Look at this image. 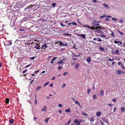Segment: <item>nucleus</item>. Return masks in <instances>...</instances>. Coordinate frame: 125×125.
I'll list each match as a JSON object with an SVG mask.
<instances>
[{
  "label": "nucleus",
  "instance_id": "f257e3e1",
  "mask_svg": "<svg viewBox=\"0 0 125 125\" xmlns=\"http://www.w3.org/2000/svg\"><path fill=\"white\" fill-rule=\"evenodd\" d=\"M99 22L98 21H94L92 22V24L94 26H99L100 25L99 23Z\"/></svg>",
  "mask_w": 125,
  "mask_h": 125
},
{
  "label": "nucleus",
  "instance_id": "f03ea898",
  "mask_svg": "<svg viewBox=\"0 0 125 125\" xmlns=\"http://www.w3.org/2000/svg\"><path fill=\"white\" fill-rule=\"evenodd\" d=\"M65 59L63 58L62 59L60 60V61L57 62V64H58L59 65L62 64L63 63V61H65Z\"/></svg>",
  "mask_w": 125,
  "mask_h": 125
},
{
  "label": "nucleus",
  "instance_id": "7ed1b4c3",
  "mask_svg": "<svg viewBox=\"0 0 125 125\" xmlns=\"http://www.w3.org/2000/svg\"><path fill=\"white\" fill-rule=\"evenodd\" d=\"M74 122L76 124V125H80V123L79 122V120L77 119L74 120Z\"/></svg>",
  "mask_w": 125,
  "mask_h": 125
},
{
  "label": "nucleus",
  "instance_id": "20e7f679",
  "mask_svg": "<svg viewBox=\"0 0 125 125\" xmlns=\"http://www.w3.org/2000/svg\"><path fill=\"white\" fill-rule=\"evenodd\" d=\"M105 17H108L109 18H111L112 17L110 15H107L106 16V15L105 14H104L103 15L101 16L100 18H104Z\"/></svg>",
  "mask_w": 125,
  "mask_h": 125
},
{
  "label": "nucleus",
  "instance_id": "39448f33",
  "mask_svg": "<svg viewBox=\"0 0 125 125\" xmlns=\"http://www.w3.org/2000/svg\"><path fill=\"white\" fill-rule=\"evenodd\" d=\"M63 35L65 36H70L72 35L71 34H69L68 33L65 32L63 33Z\"/></svg>",
  "mask_w": 125,
  "mask_h": 125
},
{
  "label": "nucleus",
  "instance_id": "423d86ee",
  "mask_svg": "<svg viewBox=\"0 0 125 125\" xmlns=\"http://www.w3.org/2000/svg\"><path fill=\"white\" fill-rule=\"evenodd\" d=\"M37 42H36V43L37 45L35 46V48L37 49H40V46L39 44H37Z\"/></svg>",
  "mask_w": 125,
  "mask_h": 125
},
{
  "label": "nucleus",
  "instance_id": "0eeeda50",
  "mask_svg": "<svg viewBox=\"0 0 125 125\" xmlns=\"http://www.w3.org/2000/svg\"><path fill=\"white\" fill-rule=\"evenodd\" d=\"M47 107L46 106H43V108L42 109L41 111L42 112L43 111H45L47 109Z\"/></svg>",
  "mask_w": 125,
  "mask_h": 125
},
{
  "label": "nucleus",
  "instance_id": "6e6552de",
  "mask_svg": "<svg viewBox=\"0 0 125 125\" xmlns=\"http://www.w3.org/2000/svg\"><path fill=\"white\" fill-rule=\"evenodd\" d=\"M72 24V25H76L77 24L75 22H73V23H70L68 24V25L70 26H72L71 24Z\"/></svg>",
  "mask_w": 125,
  "mask_h": 125
},
{
  "label": "nucleus",
  "instance_id": "1a4fd4ad",
  "mask_svg": "<svg viewBox=\"0 0 125 125\" xmlns=\"http://www.w3.org/2000/svg\"><path fill=\"white\" fill-rule=\"evenodd\" d=\"M116 72L119 75L121 74V71L120 70H117L116 71Z\"/></svg>",
  "mask_w": 125,
  "mask_h": 125
},
{
  "label": "nucleus",
  "instance_id": "9d476101",
  "mask_svg": "<svg viewBox=\"0 0 125 125\" xmlns=\"http://www.w3.org/2000/svg\"><path fill=\"white\" fill-rule=\"evenodd\" d=\"M101 114V113L100 112H98L96 113V115L97 116L99 117Z\"/></svg>",
  "mask_w": 125,
  "mask_h": 125
},
{
  "label": "nucleus",
  "instance_id": "9b49d317",
  "mask_svg": "<svg viewBox=\"0 0 125 125\" xmlns=\"http://www.w3.org/2000/svg\"><path fill=\"white\" fill-rule=\"evenodd\" d=\"M119 52V51L118 49L117 50L115 51L113 53L114 54H119V53H118Z\"/></svg>",
  "mask_w": 125,
  "mask_h": 125
},
{
  "label": "nucleus",
  "instance_id": "f8f14e48",
  "mask_svg": "<svg viewBox=\"0 0 125 125\" xmlns=\"http://www.w3.org/2000/svg\"><path fill=\"white\" fill-rule=\"evenodd\" d=\"M47 47V46L46 44L42 45V48L43 49H45Z\"/></svg>",
  "mask_w": 125,
  "mask_h": 125
},
{
  "label": "nucleus",
  "instance_id": "ddd939ff",
  "mask_svg": "<svg viewBox=\"0 0 125 125\" xmlns=\"http://www.w3.org/2000/svg\"><path fill=\"white\" fill-rule=\"evenodd\" d=\"M103 5L104 7L105 8H107L108 9L109 8V7L106 4H103Z\"/></svg>",
  "mask_w": 125,
  "mask_h": 125
},
{
  "label": "nucleus",
  "instance_id": "4468645a",
  "mask_svg": "<svg viewBox=\"0 0 125 125\" xmlns=\"http://www.w3.org/2000/svg\"><path fill=\"white\" fill-rule=\"evenodd\" d=\"M104 91L103 90H101L100 92V95L101 96H103V95Z\"/></svg>",
  "mask_w": 125,
  "mask_h": 125
},
{
  "label": "nucleus",
  "instance_id": "2eb2a0df",
  "mask_svg": "<svg viewBox=\"0 0 125 125\" xmlns=\"http://www.w3.org/2000/svg\"><path fill=\"white\" fill-rule=\"evenodd\" d=\"M9 122L11 124H13L14 122V120L13 119H10L9 120Z\"/></svg>",
  "mask_w": 125,
  "mask_h": 125
},
{
  "label": "nucleus",
  "instance_id": "dca6fc26",
  "mask_svg": "<svg viewBox=\"0 0 125 125\" xmlns=\"http://www.w3.org/2000/svg\"><path fill=\"white\" fill-rule=\"evenodd\" d=\"M91 59L90 57H88L86 60V61L88 63H90L91 61Z\"/></svg>",
  "mask_w": 125,
  "mask_h": 125
},
{
  "label": "nucleus",
  "instance_id": "f3484780",
  "mask_svg": "<svg viewBox=\"0 0 125 125\" xmlns=\"http://www.w3.org/2000/svg\"><path fill=\"white\" fill-rule=\"evenodd\" d=\"M9 99L8 98H6L5 100V102L7 104H9Z\"/></svg>",
  "mask_w": 125,
  "mask_h": 125
},
{
  "label": "nucleus",
  "instance_id": "a211bd4d",
  "mask_svg": "<svg viewBox=\"0 0 125 125\" xmlns=\"http://www.w3.org/2000/svg\"><path fill=\"white\" fill-rule=\"evenodd\" d=\"M86 35V34H81L80 37H81L82 38H85V35Z\"/></svg>",
  "mask_w": 125,
  "mask_h": 125
},
{
  "label": "nucleus",
  "instance_id": "6ab92c4d",
  "mask_svg": "<svg viewBox=\"0 0 125 125\" xmlns=\"http://www.w3.org/2000/svg\"><path fill=\"white\" fill-rule=\"evenodd\" d=\"M81 113L83 115L85 116H88V114L84 112H82Z\"/></svg>",
  "mask_w": 125,
  "mask_h": 125
},
{
  "label": "nucleus",
  "instance_id": "aec40b11",
  "mask_svg": "<svg viewBox=\"0 0 125 125\" xmlns=\"http://www.w3.org/2000/svg\"><path fill=\"white\" fill-rule=\"evenodd\" d=\"M65 111L66 112L70 113L71 112L70 108H68L65 110Z\"/></svg>",
  "mask_w": 125,
  "mask_h": 125
},
{
  "label": "nucleus",
  "instance_id": "412c9836",
  "mask_svg": "<svg viewBox=\"0 0 125 125\" xmlns=\"http://www.w3.org/2000/svg\"><path fill=\"white\" fill-rule=\"evenodd\" d=\"M41 87L40 86L38 87L36 89V90L37 91L41 89Z\"/></svg>",
  "mask_w": 125,
  "mask_h": 125
},
{
  "label": "nucleus",
  "instance_id": "4be33fe9",
  "mask_svg": "<svg viewBox=\"0 0 125 125\" xmlns=\"http://www.w3.org/2000/svg\"><path fill=\"white\" fill-rule=\"evenodd\" d=\"M114 60H120V58L119 57H117V56H116V57H115L114 58Z\"/></svg>",
  "mask_w": 125,
  "mask_h": 125
},
{
  "label": "nucleus",
  "instance_id": "5701e85b",
  "mask_svg": "<svg viewBox=\"0 0 125 125\" xmlns=\"http://www.w3.org/2000/svg\"><path fill=\"white\" fill-rule=\"evenodd\" d=\"M75 67L76 69H78L79 66V64L77 63L75 65Z\"/></svg>",
  "mask_w": 125,
  "mask_h": 125
},
{
  "label": "nucleus",
  "instance_id": "b1692460",
  "mask_svg": "<svg viewBox=\"0 0 125 125\" xmlns=\"http://www.w3.org/2000/svg\"><path fill=\"white\" fill-rule=\"evenodd\" d=\"M121 110L122 112H124L125 111V109L124 107H122L121 108Z\"/></svg>",
  "mask_w": 125,
  "mask_h": 125
},
{
  "label": "nucleus",
  "instance_id": "393cba45",
  "mask_svg": "<svg viewBox=\"0 0 125 125\" xmlns=\"http://www.w3.org/2000/svg\"><path fill=\"white\" fill-rule=\"evenodd\" d=\"M50 118L49 117H47L45 120V122L46 123H47L48 121L49 120Z\"/></svg>",
  "mask_w": 125,
  "mask_h": 125
},
{
  "label": "nucleus",
  "instance_id": "a878e982",
  "mask_svg": "<svg viewBox=\"0 0 125 125\" xmlns=\"http://www.w3.org/2000/svg\"><path fill=\"white\" fill-rule=\"evenodd\" d=\"M91 29L92 30H97V29H96V27H95L94 26H93L91 27Z\"/></svg>",
  "mask_w": 125,
  "mask_h": 125
},
{
  "label": "nucleus",
  "instance_id": "bb28decb",
  "mask_svg": "<svg viewBox=\"0 0 125 125\" xmlns=\"http://www.w3.org/2000/svg\"><path fill=\"white\" fill-rule=\"evenodd\" d=\"M75 104H78V105H80V103L78 102L77 101H74Z\"/></svg>",
  "mask_w": 125,
  "mask_h": 125
},
{
  "label": "nucleus",
  "instance_id": "cd10ccee",
  "mask_svg": "<svg viewBox=\"0 0 125 125\" xmlns=\"http://www.w3.org/2000/svg\"><path fill=\"white\" fill-rule=\"evenodd\" d=\"M110 34L112 35L113 37H115V35L113 31L111 32V34Z\"/></svg>",
  "mask_w": 125,
  "mask_h": 125
},
{
  "label": "nucleus",
  "instance_id": "c85d7f7f",
  "mask_svg": "<svg viewBox=\"0 0 125 125\" xmlns=\"http://www.w3.org/2000/svg\"><path fill=\"white\" fill-rule=\"evenodd\" d=\"M118 31L119 32V33L121 35H124V33H123L122 32L120 31H119V30H118Z\"/></svg>",
  "mask_w": 125,
  "mask_h": 125
},
{
  "label": "nucleus",
  "instance_id": "c756f323",
  "mask_svg": "<svg viewBox=\"0 0 125 125\" xmlns=\"http://www.w3.org/2000/svg\"><path fill=\"white\" fill-rule=\"evenodd\" d=\"M91 91V89H88L87 91V93L88 94H89L90 92Z\"/></svg>",
  "mask_w": 125,
  "mask_h": 125
},
{
  "label": "nucleus",
  "instance_id": "7c9ffc66",
  "mask_svg": "<svg viewBox=\"0 0 125 125\" xmlns=\"http://www.w3.org/2000/svg\"><path fill=\"white\" fill-rule=\"evenodd\" d=\"M49 82H48L46 83L44 85V86H46L47 85H48L49 83Z\"/></svg>",
  "mask_w": 125,
  "mask_h": 125
},
{
  "label": "nucleus",
  "instance_id": "2f4dec72",
  "mask_svg": "<svg viewBox=\"0 0 125 125\" xmlns=\"http://www.w3.org/2000/svg\"><path fill=\"white\" fill-rule=\"evenodd\" d=\"M99 49L100 50L102 51H103L104 50V48L101 47H100Z\"/></svg>",
  "mask_w": 125,
  "mask_h": 125
},
{
  "label": "nucleus",
  "instance_id": "473e14b6",
  "mask_svg": "<svg viewBox=\"0 0 125 125\" xmlns=\"http://www.w3.org/2000/svg\"><path fill=\"white\" fill-rule=\"evenodd\" d=\"M119 41H117L116 40H115L114 41V42L115 44H118L119 43Z\"/></svg>",
  "mask_w": 125,
  "mask_h": 125
},
{
  "label": "nucleus",
  "instance_id": "72a5a7b5",
  "mask_svg": "<svg viewBox=\"0 0 125 125\" xmlns=\"http://www.w3.org/2000/svg\"><path fill=\"white\" fill-rule=\"evenodd\" d=\"M59 44L61 45V46H64V43H62L61 42H60L59 43Z\"/></svg>",
  "mask_w": 125,
  "mask_h": 125
},
{
  "label": "nucleus",
  "instance_id": "f704fd0d",
  "mask_svg": "<svg viewBox=\"0 0 125 125\" xmlns=\"http://www.w3.org/2000/svg\"><path fill=\"white\" fill-rule=\"evenodd\" d=\"M78 120L80 123L83 122V120L81 119H79Z\"/></svg>",
  "mask_w": 125,
  "mask_h": 125
},
{
  "label": "nucleus",
  "instance_id": "c9c22d12",
  "mask_svg": "<svg viewBox=\"0 0 125 125\" xmlns=\"http://www.w3.org/2000/svg\"><path fill=\"white\" fill-rule=\"evenodd\" d=\"M90 121H91V122H93L94 121V118L93 117H91V119Z\"/></svg>",
  "mask_w": 125,
  "mask_h": 125
},
{
  "label": "nucleus",
  "instance_id": "e433bc0d",
  "mask_svg": "<svg viewBox=\"0 0 125 125\" xmlns=\"http://www.w3.org/2000/svg\"><path fill=\"white\" fill-rule=\"evenodd\" d=\"M62 68V67L60 66H59L58 67V69L59 70H60Z\"/></svg>",
  "mask_w": 125,
  "mask_h": 125
},
{
  "label": "nucleus",
  "instance_id": "4c0bfd02",
  "mask_svg": "<svg viewBox=\"0 0 125 125\" xmlns=\"http://www.w3.org/2000/svg\"><path fill=\"white\" fill-rule=\"evenodd\" d=\"M97 39V41H98L99 42H100L102 41V40L101 39V38H98Z\"/></svg>",
  "mask_w": 125,
  "mask_h": 125
},
{
  "label": "nucleus",
  "instance_id": "58836bf2",
  "mask_svg": "<svg viewBox=\"0 0 125 125\" xmlns=\"http://www.w3.org/2000/svg\"><path fill=\"white\" fill-rule=\"evenodd\" d=\"M12 44V42H9V43L8 44H7V46H9V45H11Z\"/></svg>",
  "mask_w": 125,
  "mask_h": 125
},
{
  "label": "nucleus",
  "instance_id": "ea45409f",
  "mask_svg": "<svg viewBox=\"0 0 125 125\" xmlns=\"http://www.w3.org/2000/svg\"><path fill=\"white\" fill-rule=\"evenodd\" d=\"M114 60V58L112 59H111L110 58H109L108 59V60L110 61H113Z\"/></svg>",
  "mask_w": 125,
  "mask_h": 125
},
{
  "label": "nucleus",
  "instance_id": "a19ab883",
  "mask_svg": "<svg viewBox=\"0 0 125 125\" xmlns=\"http://www.w3.org/2000/svg\"><path fill=\"white\" fill-rule=\"evenodd\" d=\"M110 20V19L109 18H106L105 21H108Z\"/></svg>",
  "mask_w": 125,
  "mask_h": 125
},
{
  "label": "nucleus",
  "instance_id": "79ce46f5",
  "mask_svg": "<svg viewBox=\"0 0 125 125\" xmlns=\"http://www.w3.org/2000/svg\"><path fill=\"white\" fill-rule=\"evenodd\" d=\"M93 98L95 99L97 98V97L96 95H94L93 96Z\"/></svg>",
  "mask_w": 125,
  "mask_h": 125
},
{
  "label": "nucleus",
  "instance_id": "37998d69",
  "mask_svg": "<svg viewBox=\"0 0 125 125\" xmlns=\"http://www.w3.org/2000/svg\"><path fill=\"white\" fill-rule=\"evenodd\" d=\"M80 54H82L81 53H80L79 55H75L74 56H75V57H79V56H80Z\"/></svg>",
  "mask_w": 125,
  "mask_h": 125
},
{
  "label": "nucleus",
  "instance_id": "c03bdc74",
  "mask_svg": "<svg viewBox=\"0 0 125 125\" xmlns=\"http://www.w3.org/2000/svg\"><path fill=\"white\" fill-rule=\"evenodd\" d=\"M57 59V57H54L53 58L52 60L53 61H54V60H55L56 59Z\"/></svg>",
  "mask_w": 125,
  "mask_h": 125
},
{
  "label": "nucleus",
  "instance_id": "a18cd8bd",
  "mask_svg": "<svg viewBox=\"0 0 125 125\" xmlns=\"http://www.w3.org/2000/svg\"><path fill=\"white\" fill-rule=\"evenodd\" d=\"M112 19L113 21H116L117 20V19L115 18H112Z\"/></svg>",
  "mask_w": 125,
  "mask_h": 125
},
{
  "label": "nucleus",
  "instance_id": "49530a36",
  "mask_svg": "<svg viewBox=\"0 0 125 125\" xmlns=\"http://www.w3.org/2000/svg\"><path fill=\"white\" fill-rule=\"evenodd\" d=\"M71 119H70L69 120L67 123L65 124V125L67 124H69L70 122H71Z\"/></svg>",
  "mask_w": 125,
  "mask_h": 125
},
{
  "label": "nucleus",
  "instance_id": "de8ad7c7",
  "mask_svg": "<svg viewBox=\"0 0 125 125\" xmlns=\"http://www.w3.org/2000/svg\"><path fill=\"white\" fill-rule=\"evenodd\" d=\"M68 73L67 72H65L63 74V75L64 76L66 75H67L68 74Z\"/></svg>",
  "mask_w": 125,
  "mask_h": 125
},
{
  "label": "nucleus",
  "instance_id": "09e8293b",
  "mask_svg": "<svg viewBox=\"0 0 125 125\" xmlns=\"http://www.w3.org/2000/svg\"><path fill=\"white\" fill-rule=\"evenodd\" d=\"M56 4L55 3H53L52 4V6L54 7L55 6Z\"/></svg>",
  "mask_w": 125,
  "mask_h": 125
},
{
  "label": "nucleus",
  "instance_id": "8fccbe9b",
  "mask_svg": "<svg viewBox=\"0 0 125 125\" xmlns=\"http://www.w3.org/2000/svg\"><path fill=\"white\" fill-rule=\"evenodd\" d=\"M100 36L102 37H104V38H105V37H106V36L104 35H100Z\"/></svg>",
  "mask_w": 125,
  "mask_h": 125
},
{
  "label": "nucleus",
  "instance_id": "3c124183",
  "mask_svg": "<svg viewBox=\"0 0 125 125\" xmlns=\"http://www.w3.org/2000/svg\"><path fill=\"white\" fill-rule=\"evenodd\" d=\"M119 45H121L122 44V42H121L119 41Z\"/></svg>",
  "mask_w": 125,
  "mask_h": 125
},
{
  "label": "nucleus",
  "instance_id": "603ef678",
  "mask_svg": "<svg viewBox=\"0 0 125 125\" xmlns=\"http://www.w3.org/2000/svg\"><path fill=\"white\" fill-rule=\"evenodd\" d=\"M96 29H97V30H98V29H102V28L101 27H96Z\"/></svg>",
  "mask_w": 125,
  "mask_h": 125
},
{
  "label": "nucleus",
  "instance_id": "864d4df0",
  "mask_svg": "<svg viewBox=\"0 0 125 125\" xmlns=\"http://www.w3.org/2000/svg\"><path fill=\"white\" fill-rule=\"evenodd\" d=\"M112 101L114 102H115L116 101V100L115 98H114L112 100Z\"/></svg>",
  "mask_w": 125,
  "mask_h": 125
},
{
  "label": "nucleus",
  "instance_id": "5fc2aeb1",
  "mask_svg": "<svg viewBox=\"0 0 125 125\" xmlns=\"http://www.w3.org/2000/svg\"><path fill=\"white\" fill-rule=\"evenodd\" d=\"M68 43H64V46H66L68 45Z\"/></svg>",
  "mask_w": 125,
  "mask_h": 125
},
{
  "label": "nucleus",
  "instance_id": "6e6d98bb",
  "mask_svg": "<svg viewBox=\"0 0 125 125\" xmlns=\"http://www.w3.org/2000/svg\"><path fill=\"white\" fill-rule=\"evenodd\" d=\"M61 25L62 26H63V27H64L65 26V25H64L62 23H61Z\"/></svg>",
  "mask_w": 125,
  "mask_h": 125
},
{
  "label": "nucleus",
  "instance_id": "4d7b16f0",
  "mask_svg": "<svg viewBox=\"0 0 125 125\" xmlns=\"http://www.w3.org/2000/svg\"><path fill=\"white\" fill-rule=\"evenodd\" d=\"M35 58V57H32L31 58V60H34V58Z\"/></svg>",
  "mask_w": 125,
  "mask_h": 125
},
{
  "label": "nucleus",
  "instance_id": "13d9d810",
  "mask_svg": "<svg viewBox=\"0 0 125 125\" xmlns=\"http://www.w3.org/2000/svg\"><path fill=\"white\" fill-rule=\"evenodd\" d=\"M27 71V70H25L23 71L22 72V73H25Z\"/></svg>",
  "mask_w": 125,
  "mask_h": 125
},
{
  "label": "nucleus",
  "instance_id": "bf43d9fd",
  "mask_svg": "<svg viewBox=\"0 0 125 125\" xmlns=\"http://www.w3.org/2000/svg\"><path fill=\"white\" fill-rule=\"evenodd\" d=\"M31 64H29L27 65L26 66V68H28V67L30 66H31Z\"/></svg>",
  "mask_w": 125,
  "mask_h": 125
},
{
  "label": "nucleus",
  "instance_id": "052dcab7",
  "mask_svg": "<svg viewBox=\"0 0 125 125\" xmlns=\"http://www.w3.org/2000/svg\"><path fill=\"white\" fill-rule=\"evenodd\" d=\"M65 85H66L64 83L63 86H62V87L63 88V87H65Z\"/></svg>",
  "mask_w": 125,
  "mask_h": 125
},
{
  "label": "nucleus",
  "instance_id": "680f3d73",
  "mask_svg": "<svg viewBox=\"0 0 125 125\" xmlns=\"http://www.w3.org/2000/svg\"><path fill=\"white\" fill-rule=\"evenodd\" d=\"M113 104H108V105L110 106H112Z\"/></svg>",
  "mask_w": 125,
  "mask_h": 125
},
{
  "label": "nucleus",
  "instance_id": "e2e57ef3",
  "mask_svg": "<svg viewBox=\"0 0 125 125\" xmlns=\"http://www.w3.org/2000/svg\"><path fill=\"white\" fill-rule=\"evenodd\" d=\"M58 105L60 107H61L62 106V105L60 104H59Z\"/></svg>",
  "mask_w": 125,
  "mask_h": 125
},
{
  "label": "nucleus",
  "instance_id": "0e129e2a",
  "mask_svg": "<svg viewBox=\"0 0 125 125\" xmlns=\"http://www.w3.org/2000/svg\"><path fill=\"white\" fill-rule=\"evenodd\" d=\"M97 31H98V32L100 33L102 32V31L100 30H97Z\"/></svg>",
  "mask_w": 125,
  "mask_h": 125
},
{
  "label": "nucleus",
  "instance_id": "69168bd1",
  "mask_svg": "<svg viewBox=\"0 0 125 125\" xmlns=\"http://www.w3.org/2000/svg\"><path fill=\"white\" fill-rule=\"evenodd\" d=\"M51 87H52L53 86V83H52L49 85Z\"/></svg>",
  "mask_w": 125,
  "mask_h": 125
},
{
  "label": "nucleus",
  "instance_id": "338daca9",
  "mask_svg": "<svg viewBox=\"0 0 125 125\" xmlns=\"http://www.w3.org/2000/svg\"><path fill=\"white\" fill-rule=\"evenodd\" d=\"M115 63V62H112V64L113 65Z\"/></svg>",
  "mask_w": 125,
  "mask_h": 125
},
{
  "label": "nucleus",
  "instance_id": "774afa93",
  "mask_svg": "<svg viewBox=\"0 0 125 125\" xmlns=\"http://www.w3.org/2000/svg\"><path fill=\"white\" fill-rule=\"evenodd\" d=\"M93 1L94 3L96 2L97 1L96 0H93Z\"/></svg>",
  "mask_w": 125,
  "mask_h": 125
}]
</instances>
